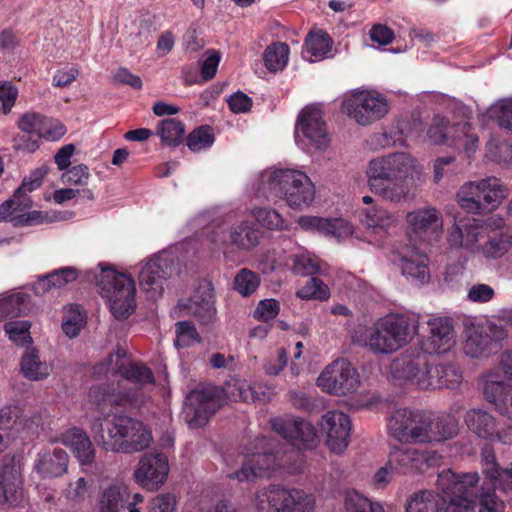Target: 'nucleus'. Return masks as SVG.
<instances>
[{"label":"nucleus","instance_id":"obj_1","mask_svg":"<svg viewBox=\"0 0 512 512\" xmlns=\"http://www.w3.org/2000/svg\"><path fill=\"white\" fill-rule=\"evenodd\" d=\"M477 482L476 473H439L437 485L447 502L444 512H504V502L495 493L498 486L485 482L479 490Z\"/></svg>","mask_w":512,"mask_h":512},{"label":"nucleus","instance_id":"obj_2","mask_svg":"<svg viewBox=\"0 0 512 512\" xmlns=\"http://www.w3.org/2000/svg\"><path fill=\"white\" fill-rule=\"evenodd\" d=\"M415 165L416 160L404 152L374 157L365 169L367 186L385 201L398 203L409 193L406 180L414 172Z\"/></svg>","mask_w":512,"mask_h":512},{"label":"nucleus","instance_id":"obj_3","mask_svg":"<svg viewBox=\"0 0 512 512\" xmlns=\"http://www.w3.org/2000/svg\"><path fill=\"white\" fill-rule=\"evenodd\" d=\"M417 332L418 320L414 315L391 313L356 330L353 342L375 355H390L407 345Z\"/></svg>","mask_w":512,"mask_h":512},{"label":"nucleus","instance_id":"obj_4","mask_svg":"<svg viewBox=\"0 0 512 512\" xmlns=\"http://www.w3.org/2000/svg\"><path fill=\"white\" fill-rule=\"evenodd\" d=\"M94 439L103 449L115 453L132 454L150 447L153 436L142 421L127 415H114L92 426Z\"/></svg>","mask_w":512,"mask_h":512},{"label":"nucleus","instance_id":"obj_5","mask_svg":"<svg viewBox=\"0 0 512 512\" xmlns=\"http://www.w3.org/2000/svg\"><path fill=\"white\" fill-rule=\"evenodd\" d=\"M252 384L240 379H232L226 383L223 392L233 401L253 402ZM223 404L222 390L209 386L191 391L185 400L182 418L191 427L204 425L209 416Z\"/></svg>","mask_w":512,"mask_h":512},{"label":"nucleus","instance_id":"obj_6","mask_svg":"<svg viewBox=\"0 0 512 512\" xmlns=\"http://www.w3.org/2000/svg\"><path fill=\"white\" fill-rule=\"evenodd\" d=\"M257 193L265 198L283 197L292 208L309 206L315 197L314 185L302 171L274 169L261 173Z\"/></svg>","mask_w":512,"mask_h":512},{"label":"nucleus","instance_id":"obj_7","mask_svg":"<svg viewBox=\"0 0 512 512\" xmlns=\"http://www.w3.org/2000/svg\"><path fill=\"white\" fill-rule=\"evenodd\" d=\"M100 274L97 285L103 298L109 303L110 311L117 319H126L136 307L135 282L125 273H117L106 264H99Z\"/></svg>","mask_w":512,"mask_h":512},{"label":"nucleus","instance_id":"obj_8","mask_svg":"<svg viewBox=\"0 0 512 512\" xmlns=\"http://www.w3.org/2000/svg\"><path fill=\"white\" fill-rule=\"evenodd\" d=\"M440 364L430 362L425 353L405 351L390 365V373L400 383H410L420 389L440 388Z\"/></svg>","mask_w":512,"mask_h":512},{"label":"nucleus","instance_id":"obj_9","mask_svg":"<svg viewBox=\"0 0 512 512\" xmlns=\"http://www.w3.org/2000/svg\"><path fill=\"white\" fill-rule=\"evenodd\" d=\"M508 195L507 187L495 177L464 183L456 194L458 205L472 214H482L497 208Z\"/></svg>","mask_w":512,"mask_h":512},{"label":"nucleus","instance_id":"obj_10","mask_svg":"<svg viewBox=\"0 0 512 512\" xmlns=\"http://www.w3.org/2000/svg\"><path fill=\"white\" fill-rule=\"evenodd\" d=\"M233 219L232 213H227L223 218L213 220L210 232V240L216 246L231 244L241 250H251L260 243L261 232L249 221H242L231 227L229 233L225 224Z\"/></svg>","mask_w":512,"mask_h":512},{"label":"nucleus","instance_id":"obj_11","mask_svg":"<svg viewBox=\"0 0 512 512\" xmlns=\"http://www.w3.org/2000/svg\"><path fill=\"white\" fill-rule=\"evenodd\" d=\"M428 136L435 144L450 141L451 145L456 149H462L468 157L476 152L478 146V136L467 121L448 126V122L443 117L435 116L428 130Z\"/></svg>","mask_w":512,"mask_h":512},{"label":"nucleus","instance_id":"obj_12","mask_svg":"<svg viewBox=\"0 0 512 512\" xmlns=\"http://www.w3.org/2000/svg\"><path fill=\"white\" fill-rule=\"evenodd\" d=\"M342 109L359 125L366 126L384 117L389 111V104L381 94L359 91L343 101Z\"/></svg>","mask_w":512,"mask_h":512},{"label":"nucleus","instance_id":"obj_13","mask_svg":"<svg viewBox=\"0 0 512 512\" xmlns=\"http://www.w3.org/2000/svg\"><path fill=\"white\" fill-rule=\"evenodd\" d=\"M317 385L329 394L341 396L357 391L360 379L350 362L338 359L325 367L317 379Z\"/></svg>","mask_w":512,"mask_h":512},{"label":"nucleus","instance_id":"obj_14","mask_svg":"<svg viewBox=\"0 0 512 512\" xmlns=\"http://www.w3.org/2000/svg\"><path fill=\"white\" fill-rule=\"evenodd\" d=\"M464 421L468 429L479 438L512 444V425L500 427L497 418L487 410L470 409L465 413Z\"/></svg>","mask_w":512,"mask_h":512},{"label":"nucleus","instance_id":"obj_15","mask_svg":"<svg viewBox=\"0 0 512 512\" xmlns=\"http://www.w3.org/2000/svg\"><path fill=\"white\" fill-rule=\"evenodd\" d=\"M171 272L172 260L164 253L155 254L141 264L139 284L149 298L155 299L162 295Z\"/></svg>","mask_w":512,"mask_h":512},{"label":"nucleus","instance_id":"obj_16","mask_svg":"<svg viewBox=\"0 0 512 512\" xmlns=\"http://www.w3.org/2000/svg\"><path fill=\"white\" fill-rule=\"evenodd\" d=\"M109 373L120 375L133 383L144 385L153 382L152 372L144 365L133 363L127 357L124 350H118L110 354L107 359L94 367V374L106 376Z\"/></svg>","mask_w":512,"mask_h":512},{"label":"nucleus","instance_id":"obj_17","mask_svg":"<svg viewBox=\"0 0 512 512\" xmlns=\"http://www.w3.org/2000/svg\"><path fill=\"white\" fill-rule=\"evenodd\" d=\"M169 474L168 459L163 453L143 454L135 469L134 479L137 484L148 491L158 490L167 480Z\"/></svg>","mask_w":512,"mask_h":512},{"label":"nucleus","instance_id":"obj_18","mask_svg":"<svg viewBox=\"0 0 512 512\" xmlns=\"http://www.w3.org/2000/svg\"><path fill=\"white\" fill-rule=\"evenodd\" d=\"M437 452L413 447H395L389 453V466L402 474H413L436 466L440 461Z\"/></svg>","mask_w":512,"mask_h":512},{"label":"nucleus","instance_id":"obj_19","mask_svg":"<svg viewBox=\"0 0 512 512\" xmlns=\"http://www.w3.org/2000/svg\"><path fill=\"white\" fill-rule=\"evenodd\" d=\"M424 413L400 408L393 412L387 423L391 437L404 443H419L424 425Z\"/></svg>","mask_w":512,"mask_h":512},{"label":"nucleus","instance_id":"obj_20","mask_svg":"<svg viewBox=\"0 0 512 512\" xmlns=\"http://www.w3.org/2000/svg\"><path fill=\"white\" fill-rule=\"evenodd\" d=\"M272 429L297 449H310L317 443L314 426L303 419L284 417L270 421Z\"/></svg>","mask_w":512,"mask_h":512},{"label":"nucleus","instance_id":"obj_21","mask_svg":"<svg viewBox=\"0 0 512 512\" xmlns=\"http://www.w3.org/2000/svg\"><path fill=\"white\" fill-rule=\"evenodd\" d=\"M487 226L475 218H462L454 221L448 230L447 241L452 248H462L473 254L479 243L487 236Z\"/></svg>","mask_w":512,"mask_h":512},{"label":"nucleus","instance_id":"obj_22","mask_svg":"<svg viewBox=\"0 0 512 512\" xmlns=\"http://www.w3.org/2000/svg\"><path fill=\"white\" fill-rule=\"evenodd\" d=\"M480 382L484 399L496 412L512 420V385L502 380L497 371L484 373Z\"/></svg>","mask_w":512,"mask_h":512},{"label":"nucleus","instance_id":"obj_23","mask_svg":"<svg viewBox=\"0 0 512 512\" xmlns=\"http://www.w3.org/2000/svg\"><path fill=\"white\" fill-rule=\"evenodd\" d=\"M24 501L20 459L4 457L0 467V503L20 506Z\"/></svg>","mask_w":512,"mask_h":512},{"label":"nucleus","instance_id":"obj_24","mask_svg":"<svg viewBox=\"0 0 512 512\" xmlns=\"http://www.w3.org/2000/svg\"><path fill=\"white\" fill-rule=\"evenodd\" d=\"M319 425L332 452L339 454L346 450L351 432L348 415L340 411H328L322 416Z\"/></svg>","mask_w":512,"mask_h":512},{"label":"nucleus","instance_id":"obj_25","mask_svg":"<svg viewBox=\"0 0 512 512\" xmlns=\"http://www.w3.org/2000/svg\"><path fill=\"white\" fill-rule=\"evenodd\" d=\"M296 132L302 133L317 150H325L330 144L327 125L322 112L316 107L308 106L302 110L297 120Z\"/></svg>","mask_w":512,"mask_h":512},{"label":"nucleus","instance_id":"obj_26","mask_svg":"<svg viewBox=\"0 0 512 512\" xmlns=\"http://www.w3.org/2000/svg\"><path fill=\"white\" fill-rule=\"evenodd\" d=\"M279 465V460L274 453L269 451L254 452L245 456L241 468L227 474V477L239 482L269 478Z\"/></svg>","mask_w":512,"mask_h":512},{"label":"nucleus","instance_id":"obj_27","mask_svg":"<svg viewBox=\"0 0 512 512\" xmlns=\"http://www.w3.org/2000/svg\"><path fill=\"white\" fill-rule=\"evenodd\" d=\"M406 221L411 232L423 241L438 238L443 228L440 212L431 206L417 208L407 213Z\"/></svg>","mask_w":512,"mask_h":512},{"label":"nucleus","instance_id":"obj_28","mask_svg":"<svg viewBox=\"0 0 512 512\" xmlns=\"http://www.w3.org/2000/svg\"><path fill=\"white\" fill-rule=\"evenodd\" d=\"M429 332L422 342L423 353L440 354L449 351L454 343V329L449 318H432L427 322Z\"/></svg>","mask_w":512,"mask_h":512},{"label":"nucleus","instance_id":"obj_29","mask_svg":"<svg viewBox=\"0 0 512 512\" xmlns=\"http://www.w3.org/2000/svg\"><path fill=\"white\" fill-rule=\"evenodd\" d=\"M402 274L415 284H425L430 279L428 257L414 247H403L398 251Z\"/></svg>","mask_w":512,"mask_h":512},{"label":"nucleus","instance_id":"obj_30","mask_svg":"<svg viewBox=\"0 0 512 512\" xmlns=\"http://www.w3.org/2000/svg\"><path fill=\"white\" fill-rule=\"evenodd\" d=\"M315 497L300 489L276 487L274 512H313Z\"/></svg>","mask_w":512,"mask_h":512},{"label":"nucleus","instance_id":"obj_31","mask_svg":"<svg viewBox=\"0 0 512 512\" xmlns=\"http://www.w3.org/2000/svg\"><path fill=\"white\" fill-rule=\"evenodd\" d=\"M69 455L60 448L43 450L37 454L34 471L43 479L63 476L68 471Z\"/></svg>","mask_w":512,"mask_h":512},{"label":"nucleus","instance_id":"obj_32","mask_svg":"<svg viewBox=\"0 0 512 512\" xmlns=\"http://www.w3.org/2000/svg\"><path fill=\"white\" fill-rule=\"evenodd\" d=\"M179 307L197 317L202 324H210L216 314L210 285L200 286L187 301L179 302Z\"/></svg>","mask_w":512,"mask_h":512},{"label":"nucleus","instance_id":"obj_33","mask_svg":"<svg viewBox=\"0 0 512 512\" xmlns=\"http://www.w3.org/2000/svg\"><path fill=\"white\" fill-rule=\"evenodd\" d=\"M458 434V422L451 415L430 417L424 415V425L420 444L443 442Z\"/></svg>","mask_w":512,"mask_h":512},{"label":"nucleus","instance_id":"obj_34","mask_svg":"<svg viewBox=\"0 0 512 512\" xmlns=\"http://www.w3.org/2000/svg\"><path fill=\"white\" fill-rule=\"evenodd\" d=\"M299 225L306 230H315L325 236L333 237L340 241L353 232L352 225L344 219H324L315 216H302Z\"/></svg>","mask_w":512,"mask_h":512},{"label":"nucleus","instance_id":"obj_35","mask_svg":"<svg viewBox=\"0 0 512 512\" xmlns=\"http://www.w3.org/2000/svg\"><path fill=\"white\" fill-rule=\"evenodd\" d=\"M62 443L71 449L80 465H91L95 460V449L88 435L81 429L72 428L62 435Z\"/></svg>","mask_w":512,"mask_h":512},{"label":"nucleus","instance_id":"obj_36","mask_svg":"<svg viewBox=\"0 0 512 512\" xmlns=\"http://www.w3.org/2000/svg\"><path fill=\"white\" fill-rule=\"evenodd\" d=\"M52 372V365L42 361L35 347H27L20 359V373L30 381L46 379Z\"/></svg>","mask_w":512,"mask_h":512},{"label":"nucleus","instance_id":"obj_37","mask_svg":"<svg viewBox=\"0 0 512 512\" xmlns=\"http://www.w3.org/2000/svg\"><path fill=\"white\" fill-rule=\"evenodd\" d=\"M485 326L472 324L466 327L463 350L471 358L485 356L491 352V339Z\"/></svg>","mask_w":512,"mask_h":512},{"label":"nucleus","instance_id":"obj_38","mask_svg":"<svg viewBox=\"0 0 512 512\" xmlns=\"http://www.w3.org/2000/svg\"><path fill=\"white\" fill-rule=\"evenodd\" d=\"M437 486L438 493L431 490H419L412 493L406 502V512H444L447 502Z\"/></svg>","mask_w":512,"mask_h":512},{"label":"nucleus","instance_id":"obj_39","mask_svg":"<svg viewBox=\"0 0 512 512\" xmlns=\"http://www.w3.org/2000/svg\"><path fill=\"white\" fill-rule=\"evenodd\" d=\"M78 278V270L74 267H62L40 277L34 284L33 290L37 295L49 292L54 288H62Z\"/></svg>","mask_w":512,"mask_h":512},{"label":"nucleus","instance_id":"obj_40","mask_svg":"<svg viewBox=\"0 0 512 512\" xmlns=\"http://www.w3.org/2000/svg\"><path fill=\"white\" fill-rule=\"evenodd\" d=\"M332 44V39L326 32L322 30L311 31L305 40L303 57L310 62L320 61L327 57Z\"/></svg>","mask_w":512,"mask_h":512},{"label":"nucleus","instance_id":"obj_41","mask_svg":"<svg viewBox=\"0 0 512 512\" xmlns=\"http://www.w3.org/2000/svg\"><path fill=\"white\" fill-rule=\"evenodd\" d=\"M130 490L122 484H112L105 488L99 498L98 512H120L129 501Z\"/></svg>","mask_w":512,"mask_h":512},{"label":"nucleus","instance_id":"obj_42","mask_svg":"<svg viewBox=\"0 0 512 512\" xmlns=\"http://www.w3.org/2000/svg\"><path fill=\"white\" fill-rule=\"evenodd\" d=\"M487 240L483 245H479L476 254H481L487 260H497L506 255L512 247V235L509 233H499L493 236L485 237Z\"/></svg>","mask_w":512,"mask_h":512},{"label":"nucleus","instance_id":"obj_43","mask_svg":"<svg viewBox=\"0 0 512 512\" xmlns=\"http://www.w3.org/2000/svg\"><path fill=\"white\" fill-rule=\"evenodd\" d=\"M360 219L365 226L372 229L375 233L386 231L396 222L395 216L380 206L363 208L360 213Z\"/></svg>","mask_w":512,"mask_h":512},{"label":"nucleus","instance_id":"obj_44","mask_svg":"<svg viewBox=\"0 0 512 512\" xmlns=\"http://www.w3.org/2000/svg\"><path fill=\"white\" fill-rule=\"evenodd\" d=\"M89 398L99 409H103L106 404L122 406L134 401V395L131 392L110 391L108 387L102 385L91 387Z\"/></svg>","mask_w":512,"mask_h":512},{"label":"nucleus","instance_id":"obj_45","mask_svg":"<svg viewBox=\"0 0 512 512\" xmlns=\"http://www.w3.org/2000/svg\"><path fill=\"white\" fill-rule=\"evenodd\" d=\"M28 296L23 293H13L0 297V322L14 320L24 315Z\"/></svg>","mask_w":512,"mask_h":512},{"label":"nucleus","instance_id":"obj_46","mask_svg":"<svg viewBox=\"0 0 512 512\" xmlns=\"http://www.w3.org/2000/svg\"><path fill=\"white\" fill-rule=\"evenodd\" d=\"M345 512H385L379 502H373L355 489H348L343 494Z\"/></svg>","mask_w":512,"mask_h":512},{"label":"nucleus","instance_id":"obj_47","mask_svg":"<svg viewBox=\"0 0 512 512\" xmlns=\"http://www.w3.org/2000/svg\"><path fill=\"white\" fill-rule=\"evenodd\" d=\"M29 197H22L20 192H14L12 198L6 200L0 205V222L10 221L16 226V218L21 212L31 207Z\"/></svg>","mask_w":512,"mask_h":512},{"label":"nucleus","instance_id":"obj_48","mask_svg":"<svg viewBox=\"0 0 512 512\" xmlns=\"http://www.w3.org/2000/svg\"><path fill=\"white\" fill-rule=\"evenodd\" d=\"M289 47L282 42H275L267 46L263 59L266 68L269 71H280L285 68L288 63Z\"/></svg>","mask_w":512,"mask_h":512},{"label":"nucleus","instance_id":"obj_49","mask_svg":"<svg viewBox=\"0 0 512 512\" xmlns=\"http://www.w3.org/2000/svg\"><path fill=\"white\" fill-rule=\"evenodd\" d=\"M86 324V315L78 305H70L64 313L62 329L69 337H76Z\"/></svg>","mask_w":512,"mask_h":512},{"label":"nucleus","instance_id":"obj_50","mask_svg":"<svg viewBox=\"0 0 512 512\" xmlns=\"http://www.w3.org/2000/svg\"><path fill=\"white\" fill-rule=\"evenodd\" d=\"M31 323L27 320H10L4 324V331L9 340L16 345L24 346L32 343L30 335Z\"/></svg>","mask_w":512,"mask_h":512},{"label":"nucleus","instance_id":"obj_51","mask_svg":"<svg viewBox=\"0 0 512 512\" xmlns=\"http://www.w3.org/2000/svg\"><path fill=\"white\" fill-rule=\"evenodd\" d=\"M184 125L176 119H165L159 124L158 134L162 142L168 145H178L184 136Z\"/></svg>","mask_w":512,"mask_h":512},{"label":"nucleus","instance_id":"obj_52","mask_svg":"<svg viewBox=\"0 0 512 512\" xmlns=\"http://www.w3.org/2000/svg\"><path fill=\"white\" fill-rule=\"evenodd\" d=\"M488 116L501 128L512 133V99H504L493 104L488 110Z\"/></svg>","mask_w":512,"mask_h":512},{"label":"nucleus","instance_id":"obj_53","mask_svg":"<svg viewBox=\"0 0 512 512\" xmlns=\"http://www.w3.org/2000/svg\"><path fill=\"white\" fill-rule=\"evenodd\" d=\"M481 456L484 465L483 471L487 479L489 482H492L494 486H498V489L501 490V473H503L506 469H500L496 464V457L491 447L485 446L482 449Z\"/></svg>","mask_w":512,"mask_h":512},{"label":"nucleus","instance_id":"obj_54","mask_svg":"<svg viewBox=\"0 0 512 512\" xmlns=\"http://www.w3.org/2000/svg\"><path fill=\"white\" fill-rule=\"evenodd\" d=\"M297 296L301 299L326 300L329 298V288L319 278L312 277L297 291Z\"/></svg>","mask_w":512,"mask_h":512},{"label":"nucleus","instance_id":"obj_55","mask_svg":"<svg viewBox=\"0 0 512 512\" xmlns=\"http://www.w3.org/2000/svg\"><path fill=\"white\" fill-rule=\"evenodd\" d=\"M276 487L271 484L255 492L252 503L256 512H274Z\"/></svg>","mask_w":512,"mask_h":512},{"label":"nucleus","instance_id":"obj_56","mask_svg":"<svg viewBox=\"0 0 512 512\" xmlns=\"http://www.w3.org/2000/svg\"><path fill=\"white\" fill-rule=\"evenodd\" d=\"M292 270L301 275H314L322 272L319 259L309 253L293 256Z\"/></svg>","mask_w":512,"mask_h":512},{"label":"nucleus","instance_id":"obj_57","mask_svg":"<svg viewBox=\"0 0 512 512\" xmlns=\"http://www.w3.org/2000/svg\"><path fill=\"white\" fill-rule=\"evenodd\" d=\"M214 142V135L210 127L201 126L192 131L187 137V146L193 152L209 148Z\"/></svg>","mask_w":512,"mask_h":512},{"label":"nucleus","instance_id":"obj_58","mask_svg":"<svg viewBox=\"0 0 512 512\" xmlns=\"http://www.w3.org/2000/svg\"><path fill=\"white\" fill-rule=\"evenodd\" d=\"M175 333L174 343L177 348H186L200 342V336L196 328L188 321L177 322Z\"/></svg>","mask_w":512,"mask_h":512},{"label":"nucleus","instance_id":"obj_59","mask_svg":"<svg viewBox=\"0 0 512 512\" xmlns=\"http://www.w3.org/2000/svg\"><path fill=\"white\" fill-rule=\"evenodd\" d=\"M260 283L258 275L250 270L242 269L234 281V289L242 296H249L256 291Z\"/></svg>","mask_w":512,"mask_h":512},{"label":"nucleus","instance_id":"obj_60","mask_svg":"<svg viewBox=\"0 0 512 512\" xmlns=\"http://www.w3.org/2000/svg\"><path fill=\"white\" fill-rule=\"evenodd\" d=\"M252 215L261 226L267 229L274 230L283 228L284 221L281 215L275 210L255 208L252 210Z\"/></svg>","mask_w":512,"mask_h":512},{"label":"nucleus","instance_id":"obj_61","mask_svg":"<svg viewBox=\"0 0 512 512\" xmlns=\"http://www.w3.org/2000/svg\"><path fill=\"white\" fill-rule=\"evenodd\" d=\"M45 118V116L39 113H26L19 119L18 127L24 133L41 138Z\"/></svg>","mask_w":512,"mask_h":512},{"label":"nucleus","instance_id":"obj_62","mask_svg":"<svg viewBox=\"0 0 512 512\" xmlns=\"http://www.w3.org/2000/svg\"><path fill=\"white\" fill-rule=\"evenodd\" d=\"M176 497L172 493L159 494L148 502L147 512H175Z\"/></svg>","mask_w":512,"mask_h":512},{"label":"nucleus","instance_id":"obj_63","mask_svg":"<svg viewBox=\"0 0 512 512\" xmlns=\"http://www.w3.org/2000/svg\"><path fill=\"white\" fill-rule=\"evenodd\" d=\"M90 178L89 168L84 164L75 165L62 174V182L69 185H87Z\"/></svg>","mask_w":512,"mask_h":512},{"label":"nucleus","instance_id":"obj_64","mask_svg":"<svg viewBox=\"0 0 512 512\" xmlns=\"http://www.w3.org/2000/svg\"><path fill=\"white\" fill-rule=\"evenodd\" d=\"M494 289L485 283L473 284L467 292V300L473 303H487L493 299Z\"/></svg>","mask_w":512,"mask_h":512}]
</instances>
